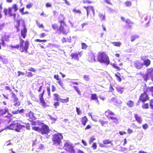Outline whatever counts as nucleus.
I'll return each mask as SVG.
<instances>
[{
    "label": "nucleus",
    "mask_w": 153,
    "mask_h": 153,
    "mask_svg": "<svg viewBox=\"0 0 153 153\" xmlns=\"http://www.w3.org/2000/svg\"><path fill=\"white\" fill-rule=\"evenodd\" d=\"M26 117L27 118V119L30 121H33L35 118L33 115V113L30 111L28 113L26 114Z\"/></svg>",
    "instance_id": "6ab92c4d"
},
{
    "label": "nucleus",
    "mask_w": 153,
    "mask_h": 153,
    "mask_svg": "<svg viewBox=\"0 0 153 153\" xmlns=\"http://www.w3.org/2000/svg\"><path fill=\"white\" fill-rule=\"evenodd\" d=\"M25 127V126L20 124L18 121H14L11 124L7 126L8 129L14 130L16 131L19 132L22 128Z\"/></svg>",
    "instance_id": "39448f33"
},
{
    "label": "nucleus",
    "mask_w": 153,
    "mask_h": 153,
    "mask_svg": "<svg viewBox=\"0 0 153 153\" xmlns=\"http://www.w3.org/2000/svg\"><path fill=\"white\" fill-rule=\"evenodd\" d=\"M97 60L100 63L108 65L110 63L109 57L105 52H99L97 55Z\"/></svg>",
    "instance_id": "7ed1b4c3"
},
{
    "label": "nucleus",
    "mask_w": 153,
    "mask_h": 153,
    "mask_svg": "<svg viewBox=\"0 0 153 153\" xmlns=\"http://www.w3.org/2000/svg\"><path fill=\"white\" fill-rule=\"evenodd\" d=\"M126 105H127L129 107L131 108L134 105V102L133 101L129 100L126 103Z\"/></svg>",
    "instance_id": "7c9ffc66"
},
{
    "label": "nucleus",
    "mask_w": 153,
    "mask_h": 153,
    "mask_svg": "<svg viewBox=\"0 0 153 153\" xmlns=\"http://www.w3.org/2000/svg\"><path fill=\"white\" fill-rule=\"evenodd\" d=\"M114 76L117 78V79L119 82H120L121 81V78L117 74H114Z\"/></svg>",
    "instance_id": "3c124183"
},
{
    "label": "nucleus",
    "mask_w": 153,
    "mask_h": 153,
    "mask_svg": "<svg viewBox=\"0 0 153 153\" xmlns=\"http://www.w3.org/2000/svg\"><path fill=\"white\" fill-rule=\"evenodd\" d=\"M12 97L13 98V102L15 106H18L20 105V102L19 100L16 95L13 93H12Z\"/></svg>",
    "instance_id": "f8f14e48"
},
{
    "label": "nucleus",
    "mask_w": 153,
    "mask_h": 153,
    "mask_svg": "<svg viewBox=\"0 0 153 153\" xmlns=\"http://www.w3.org/2000/svg\"><path fill=\"white\" fill-rule=\"evenodd\" d=\"M83 7L86 9V13L88 16L89 14L90 15H94L95 13L94 12V9L92 6H88L87 7L84 6Z\"/></svg>",
    "instance_id": "ddd939ff"
},
{
    "label": "nucleus",
    "mask_w": 153,
    "mask_h": 153,
    "mask_svg": "<svg viewBox=\"0 0 153 153\" xmlns=\"http://www.w3.org/2000/svg\"><path fill=\"white\" fill-rule=\"evenodd\" d=\"M112 67H113L114 69H116V70H117L118 71H119L121 69H120V68L117 66V65L115 63L112 64Z\"/></svg>",
    "instance_id": "ea45409f"
},
{
    "label": "nucleus",
    "mask_w": 153,
    "mask_h": 153,
    "mask_svg": "<svg viewBox=\"0 0 153 153\" xmlns=\"http://www.w3.org/2000/svg\"><path fill=\"white\" fill-rule=\"evenodd\" d=\"M143 92L146 93L149 91L153 92V86L151 87H146L143 88Z\"/></svg>",
    "instance_id": "a878e982"
},
{
    "label": "nucleus",
    "mask_w": 153,
    "mask_h": 153,
    "mask_svg": "<svg viewBox=\"0 0 153 153\" xmlns=\"http://www.w3.org/2000/svg\"><path fill=\"white\" fill-rule=\"evenodd\" d=\"M11 8H12V9H14V12H16L18 10V7L16 4H13V6H12V7Z\"/></svg>",
    "instance_id": "49530a36"
},
{
    "label": "nucleus",
    "mask_w": 153,
    "mask_h": 153,
    "mask_svg": "<svg viewBox=\"0 0 153 153\" xmlns=\"http://www.w3.org/2000/svg\"><path fill=\"white\" fill-rule=\"evenodd\" d=\"M125 22L128 28L130 29L132 28V25L133 24V22H131L129 19H127L125 21Z\"/></svg>",
    "instance_id": "393cba45"
},
{
    "label": "nucleus",
    "mask_w": 153,
    "mask_h": 153,
    "mask_svg": "<svg viewBox=\"0 0 153 153\" xmlns=\"http://www.w3.org/2000/svg\"><path fill=\"white\" fill-rule=\"evenodd\" d=\"M83 78H84V80L87 81L89 80V77L88 76L85 75L83 76Z\"/></svg>",
    "instance_id": "e2e57ef3"
},
{
    "label": "nucleus",
    "mask_w": 153,
    "mask_h": 153,
    "mask_svg": "<svg viewBox=\"0 0 153 153\" xmlns=\"http://www.w3.org/2000/svg\"><path fill=\"white\" fill-rule=\"evenodd\" d=\"M102 142L103 144L105 145H107L108 144H110L111 146H112V140L110 139H106L103 140Z\"/></svg>",
    "instance_id": "bb28decb"
},
{
    "label": "nucleus",
    "mask_w": 153,
    "mask_h": 153,
    "mask_svg": "<svg viewBox=\"0 0 153 153\" xmlns=\"http://www.w3.org/2000/svg\"><path fill=\"white\" fill-rule=\"evenodd\" d=\"M139 38V36L137 35H133L130 37V41L131 42H133L136 39Z\"/></svg>",
    "instance_id": "72a5a7b5"
},
{
    "label": "nucleus",
    "mask_w": 153,
    "mask_h": 153,
    "mask_svg": "<svg viewBox=\"0 0 153 153\" xmlns=\"http://www.w3.org/2000/svg\"><path fill=\"white\" fill-rule=\"evenodd\" d=\"M45 34L44 33H42L39 34V38H43L45 37Z\"/></svg>",
    "instance_id": "0e129e2a"
},
{
    "label": "nucleus",
    "mask_w": 153,
    "mask_h": 153,
    "mask_svg": "<svg viewBox=\"0 0 153 153\" xmlns=\"http://www.w3.org/2000/svg\"><path fill=\"white\" fill-rule=\"evenodd\" d=\"M143 65H144L139 61H137L135 62V63H134V66H135V68L139 70L141 69Z\"/></svg>",
    "instance_id": "4be33fe9"
},
{
    "label": "nucleus",
    "mask_w": 153,
    "mask_h": 153,
    "mask_svg": "<svg viewBox=\"0 0 153 153\" xmlns=\"http://www.w3.org/2000/svg\"><path fill=\"white\" fill-rule=\"evenodd\" d=\"M115 114L109 109H108L105 111V115L106 117H111L115 116Z\"/></svg>",
    "instance_id": "aec40b11"
},
{
    "label": "nucleus",
    "mask_w": 153,
    "mask_h": 153,
    "mask_svg": "<svg viewBox=\"0 0 153 153\" xmlns=\"http://www.w3.org/2000/svg\"><path fill=\"white\" fill-rule=\"evenodd\" d=\"M54 78L57 80H61V79L59 78V76L58 75H54Z\"/></svg>",
    "instance_id": "774afa93"
},
{
    "label": "nucleus",
    "mask_w": 153,
    "mask_h": 153,
    "mask_svg": "<svg viewBox=\"0 0 153 153\" xmlns=\"http://www.w3.org/2000/svg\"><path fill=\"white\" fill-rule=\"evenodd\" d=\"M53 96H54V100L55 101H58L59 99H62L59 98V96L57 94H54Z\"/></svg>",
    "instance_id": "473e14b6"
},
{
    "label": "nucleus",
    "mask_w": 153,
    "mask_h": 153,
    "mask_svg": "<svg viewBox=\"0 0 153 153\" xmlns=\"http://www.w3.org/2000/svg\"><path fill=\"white\" fill-rule=\"evenodd\" d=\"M79 56H81V52L72 53L71 54V56L72 59H74L76 60H79Z\"/></svg>",
    "instance_id": "412c9836"
},
{
    "label": "nucleus",
    "mask_w": 153,
    "mask_h": 153,
    "mask_svg": "<svg viewBox=\"0 0 153 153\" xmlns=\"http://www.w3.org/2000/svg\"><path fill=\"white\" fill-rule=\"evenodd\" d=\"M83 3L85 4H89L92 3V1L89 0H83Z\"/></svg>",
    "instance_id": "603ef678"
},
{
    "label": "nucleus",
    "mask_w": 153,
    "mask_h": 153,
    "mask_svg": "<svg viewBox=\"0 0 153 153\" xmlns=\"http://www.w3.org/2000/svg\"><path fill=\"white\" fill-rule=\"evenodd\" d=\"M117 91L118 93L122 94L123 92V88H121L120 86H118L116 88Z\"/></svg>",
    "instance_id": "c9c22d12"
},
{
    "label": "nucleus",
    "mask_w": 153,
    "mask_h": 153,
    "mask_svg": "<svg viewBox=\"0 0 153 153\" xmlns=\"http://www.w3.org/2000/svg\"><path fill=\"white\" fill-rule=\"evenodd\" d=\"M65 17L63 15L60 14L58 17V20H59L58 22L60 24V25H59L57 23H54L51 25L53 29L58 33L59 34L62 33L66 35L67 33V32L64 28L65 27L67 26V25L65 22Z\"/></svg>",
    "instance_id": "f257e3e1"
},
{
    "label": "nucleus",
    "mask_w": 153,
    "mask_h": 153,
    "mask_svg": "<svg viewBox=\"0 0 153 153\" xmlns=\"http://www.w3.org/2000/svg\"><path fill=\"white\" fill-rule=\"evenodd\" d=\"M134 118H135V120L137 123L140 124H141L143 122V119H142L141 116L137 114H134Z\"/></svg>",
    "instance_id": "f3484780"
},
{
    "label": "nucleus",
    "mask_w": 153,
    "mask_h": 153,
    "mask_svg": "<svg viewBox=\"0 0 153 153\" xmlns=\"http://www.w3.org/2000/svg\"><path fill=\"white\" fill-rule=\"evenodd\" d=\"M87 59V61L90 63H93L96 61L95 56L92 53L88 54Z\"/></svg>",
    "instance_id": "dca6fc26"
},
{
    "label": "nucleus",
    "mask_w": 153,
    "mask_h": 153,
    "mask_svg": "<svg viewBox=\"0 0 153 153\" xmlns=\"http://www.w3.org/2000/svg\"><path fill=\"white\" fill-rule=\"evenodd\" d=\"M99 16L100 18L102 20H104L105 19V15L101 13H100L99 14Z\"/></svg>",
    "instance_id": "5fc2aeb1"
},
{
    "label": "nucleus",
    "mask_w": 153,
    "mask_h": 153,
    "mask_svg": "<svg viewBox=\"0 0 153 153\" xmlns=\"http://www.w3.org/2000/svg\"><path fill=\"white\" fill-rule=\"evenodd\" d=\"M40 128H39V127L35 126L33 127H32V129L33 130L37 132L39 131Z\"/></svg>",
    "instance_id": "4d7b16f0"
},
{
    "label": "nucleus",
    "mask_w": 153,
    "mask_h": 153,
    "mask_svg": "<svg viewBox=\"0 0 153 153\" xmlns=\"http://www.w3.org/2000/svg\"><path fill=\"white\" fill-rule=\"evenodd\" d=\"M109 119L111 120L112 121V122L114 123L115 124L118 123V119L116 117H107Z\"/></svg>",
    "instance_id": "cd10ccee"
},
{
    "label": "nucleus",
    "mask_w": 153,
    "mask_h": 153,
    "mask_svg": "<svg viewBox=\"0 0 153 153\" xmlns=\"http://www.w3.org/2000/svg\"><path fill=\"white\" fill-rule=\"evenodd\" d=\"M36 25L39 28L43 29L44 28V26L42 24H40L39 22L37 21H36Z\"/></svg>",
    "instance_id": "79ce46f5"
},
{
    "label": "nucleus",
    "mask_w": 153,
    "mask_h": 153,
    "mask_svg": "<svg viewBox=\"0 0 153 153\" xmlns=\"http://www.w3.org/2000/svg\"><path fill=\"white\" fill-rule=\"evenodd\" d=\"M146 56H143L141 57V60L143 61V63H142V64L144 65L146 67H147L150 65L151 61H150V60L146 59Z\"/></svg>",
    "instance_id": "4468645a"
},
{
    "label": "nucleus",
    "mask_w": 153,
    "mask_h": 153,
    "mask_svg": "<svg viewBox=\"0 0 153 153\" xmlns=\"http://www.w3.org/2000/svg\"><path fill=\"white\" fill-rule=\"evenodd\" d=\"M24 9L25 8H24V7H23L22 8L19 9V12H20V13H22V15L29 14V12L27 11L25 12L24 11Z\"/></svg>",
    "instance_id": "2f4dec72"
},
{
    "label": "nucleus",
    "mask_w": 153,
    "mask_h": 153,
    "mask_svg": "<svg viewBox=\"0 0 153 153\" xmlns=\"http://www.w3.org/2000/svg\"><path fill=\"white\" fill-rule=\"evenodd\" d=\"M27 76L28 77H31L33 76V74L31 72H27Z\"/></svg>",
    "instance_id": "69168bd1"
},
{
    "label": "nucleus",
    "mask_w": 153,
    "mask_h": 153,
    "mask_svg": "<svg viewBox=\"0 0 153 153\" xmlns=\"http://www.w3.org/2000/svg\"><path fill=\"white\" fill-rule=\"evenodd\" d=\"M91 100H95L97 101V102L98 103V99H97V96L96 94H91L90 97Z\"/></svg>",
    "instance_id": "c85d7f7f"
},
{
    "label": "nucleus",
    "mask_w": 153,
    "mask_h": 153,
    "mask_svg": "<svg viewBox=\"0 0 153 153\" xmlns=\"http://www.w3.org/2000/svg\"><path fill=\"white\" fill-rule=\"evenodd\" d=\"M149 97L147 93L143 92L140 94L139 96V100L144 103L146 101L149 100Z\"/></svg>",
    "instance_id": "1a4fd4ad"
},
{
    "label": "nucleus",
    "mask_w": 153,
    "mask_h": 153,
    "mask_svg": "<svg viewBox=\"0 0 153 153\" xmlns=\"http://www.w3.org/2000/svg\"><path fill=\"white\" fill-rule=\"evenodd\" d=\"M19 44L16 45H11L10 47L12 48L17 49L21 53H28V50L29 46V42L28 40L24 41L21 37H19Z\"/></svg>",
    "instance_id": "f03ea898"
},
{
    "label": "nucleus",
    "mask_w": 153,
    "mask_h": 153,
    "mask_svg": "<svg viewBox=\"0 0 153 153\" xmlns=\"http://www.w3.org/2000/svg\"><path fill=\"white\" fill-rule=\"evenodd\" d=\"M72 11H73V12L75 14L77 13L80 14L81 13V11L79 10H77L75 8L73 9V10H72Z\"/></svg>",
    "instance_id": "c03bdc74"
},
{
    "label": "nucleus",
    "mask_w": 153,
    "mask_h": 153,
    "mask_svg": "<svg viewBox=\"0 0 153 153\" xmlns=\"http://www.w3.org/2000/svg\"><path fill=\"white\" fill-rule=\"evenodd\" d=\"M5 117L8 118V120H7V122L8 123H9L11 120L10 118L11 117V115L10 114H9L7 116H5Z\"/></svg>",
    "instance_id": "6e6d98bb"
},
{
    "label": "nucleus",
    "mask_w": 153,
    "mask_h": 153,
    "mask_svg": "<svg viewBox=\"0 0 153 153\" xmlns=\"http://www.w3.org/2000/svg\"><path fill=\"white\" fill-rule=\"evenodd\" d=\"M10 36L9 35H5L1 38V43L0 42V49H1V44H2L3 46H4L5 45V42H8L9 41V39H10Z\"/></svg>",
    "instance_id": "2eb2a0df"
},
{
    "label": "nucleus",
    "mask_w": 153,
    "mask_h": 153,
    "mask_svg": "<svg viewBox=\"0 0 153 153\" xmlns=\"http://www.w3.org/2000/svg\"><path fill=\"white\" fill-rule=\"evenodd\" d=\"M142 108L144 109H147L149 108V105L148 103H144L142 106Z\"/></svg>",
    "instance_id": "09e8293b"
},
{
    "label": "nucleus",
    "mask_w": 153,
    "mask_h": 153,
    "mask_svg": "<svg viewBox=\"0 0 153 153\" xmlns=\"http://www.w3.org/2000/svg\"><path fill=\"white\" fill-rule=\"evenodd\" d=\"M142 128L143 129L146 130L148 128V124L146 123L145 124L142 125Z\"/></svg>",
    "instance_id": "680f3d73"
},
{
    "label": "nucleus",
    "mask_w": 153,
    "mask_h": 153,
    "mask_svg": "<svg viewBox=\"0 0 153 153\" xmlns=\"http://www.w3.org/2000/svg\"><path fill=\"white\" fill-rule=\"evenodd\" d=\"M58 81L56 82V83H58V84L62 88H64V84L63 83V81L62 80H57Z\"/></svg>",
    "instance_id": "4c0bfd02"
},
{
    "label": "nucleus",
    "mask_w": 153,
    "mask_h": 153,
    "mask_svg": "<svg viewBox=\"0 0 153 153\" xmlns=\"http://www.w3.org/2000/svg\"><path fill=\"white\" fill-rule=\"evenodd\" d=\"M104 1L108 4H109L111 5H112V3L111 2V0H104Z\"/></svg>",
    "instance_id": "13d9d810"
},
{
    "label": "nucleus",
    "mask_w": 153,
    "mask_h": 153,
    "mask_svg": "<svg viewBox=\"0 0 153 153\" xmlns=\"http://www.w3.org/2000/svg\"><path fill=\"white\" fill-rule=\"evenodd\" d=\"M73 88H74L75 90L76 91V92L78 93V94L79 95H81V92L80 91V90H79V89L78 88V87L76 86H73Z\"/></svg>",
    "instance_id": "37998d69"
},
{
    "label": "nucleus",
    "mask_w": 153,
    "mask_h": 153,
    "mask_svg": "<svg viewBox=\"0 0 153 153\" xmlns=\"http://www.w3.org/2000/svg\"><path fill=\"white\" fill-rule=\"evenodd\" d=\"M63 136L62 134L57 133L52 135V141L54 146H60L62 144Z\"/></svg>",
    "instance_id": "20e7f679"
},
{
    "label": "nucleus",
    "mask_w": 153,
    "mask_h": 153,
    "mask_svg": "<svg viewBox=\"0 0 153 153\" xmlns=\"http://www.w3.org/2000/svg\"><path fill=\"white\" fill-rule=\"evenodd\" d=\"M4 15L5 16H6L7 14L8 13L10 16H13L14 19H15L16 14V13H13L12 8L11 7H9L8 9H4Z\"/></svg>",
    "instance_id": "9d476101"
},
{
    "label": "nucleus",
    "mask_w": 153,
    "mask_h": 153,
    "mask_svg": "<svg viewBox=\"0 0 153 153\" xmlns=\"http://www.w3.org/2000/svg\"><path fill=\"white\" fill-rule=\"evenodd\" d=\"M142 75L144 81L146 82L149 79V77H150L152 81L153 82V68H150L147 69L146 73L145 74L142 75L141 74H139Z\"/></svg>",
    "instance_id": "423d86ee"
},
{
    "label": "nucleus",
    "mask_w": 153,
    "mask_h": 153,
    "mask_svg": "<svg viewBox=\"0 0 153 153\" xmlns=\"http://www.w3.org/2000/svg\"><path fill=\"white\" fill-rule=\"evenodd\" d=\"M50 132V129L48 125L43 124L38 132L42 135L48 134Z\"/></svg>",
    "instance_id": "6e6552de"
},
{
    "label": "nucleus",
    "mask_w": 153,
    "mask_h": 153,
    "mask_svg": "<svg viewBox=\"0 0 153 153\" xmlns=\"http://www.w3.org/2000/svg\"><path fill=\"white\" fill-rule=\"evenodd\" d=\"M40 101L42 106L44 108H45L48 106V105H47V104L45 102L44 100H40Z\"/></svg>",
    "instance_id": "58836bf2"
},
{
    "label": "nucleus",
    "mask_w": 153,
    "mask_h": 153,
    "mask_svg": "<svg viewBox=\"0 0 153 153\" xmlns=\"http://www.w3.org/2000/svg\"><path fill=\"white\" fill-rule=\"evenodd\" d=\"M8 112V110L6 109L0 108V116H2Z\"/></svg>",
    "instance_id": "c756f323"
},
{
    "label": "nucleus",
    "mask_w": 153,
    "mask_h": 153,
    "mask_svg": "<svg viewBox=\"0 0 153 153\" xmlns=\"http://www.w3.org/2000/svg\"><path fill=\"white\" fill-rule=\"evenodd\" d=\"M33 6V4L32 3H30L26 5V7L27 9H30Z\"/></svg>",
    "instance_id": "8fccbe9b"
},
{
    "label": "nucleus",
    "mask_w": 153,
    "mask_h": 153,
    "mask_svg": "<svg viewBox=\"0 0 153 153\" xmlns=\"http://www.w3.org/2000/svg\"><path fill=\"white\" fill-rule=\"evenodd\" d=\"M63 148L67 152L74 151L73 146L69 140H66L64 145H63Z\"/></svg>",
    "instance_id": "0eeeda50"
},
{
    "label": "nucleus",
    "mask_w": 153,
    "mask_h": 153,
    "mask_svg": "<svg viewBox=\"0 0 153 153\" xmlns=\"http://www.w3.org/2000/svg\"><path fill=\"white\" fill-rule=\"evenodd\" d=\"M112 44L113 45L117 47H119L121 45V43L119 42H113Z\"/></svg>",
    "instance_id": "a19ab883"
},
{
    "label": "nucleus",
    "mask_w": 153,
    "mask_h": 153,
    "mask_svg": "<svg viewBox=\"0 0 153 153\" xmlns=\"http://www.w3.org/2000/svg\"><path fill=\"white\" fill-rule=\"evenodd\" d=\"M80 121L81 124L83 126H85L88 121V119L86 116H84L81 118Z\"/></svg>",
    "instance_id": "b1692460"
},
{
    "label": "nucleus",
    "mask_w": 153,
    "mask_h": 153,
    "mask_svg": "<svg viewBox=\"0 0 153 153\" xmlns=\"http://www.w3.org/2000/svg\"><path fill=\"white\" fill-rule=\"evenodd\" d=\"M81 46H82V49H85L87 48V45L84 43H81Z\"/></svg>",
    "instance_id": "052dcab7"
},
{
    "label": "nucleus",
    "mask_w": 153,
    "mask_h": 153,
    "mask_svg": "<svg viewBox=\"0 0 153 153\" xmlns=\"http://www.w3.org/2000/svg\"><path fill=\"white\" fill-rule=\"evenodd\" d=\"M44 148V145L43 144H41L39 145V146L36 149V152H40L41 150L43 149Z\"/></svg>",
    "instance_id": "e433bc0d"
},
{
    "label": "nucleus",
    "mask_w": 153,
    "mask_h": 153,
    "mask_svg": "<svg viewBox=\"0 0 153 153\" xmlns=\"http://www.w3.org/2000/svg\"><path fill=\"white\" fill-rule=\"evenodd\" d=\"M132 3L130 1H126L125 2V5L127 7H130L131 6Z\"/></svg>",
    "instance_id": "de8ad7c7"
},
{
    "label": "nucleus",
    "mask_w": 153,
    "mask_h": 153,
    "mask_svg": "<svg viewBox=\"0 0 153 153\" xmlns=\"http://www.w3.org/2000/svg\"><path fill=\"white\" fill-rule=\"evenodd\" d=\"M69 100V99L67 97L65 99H59V101L62 103H65L68 102Z\"/></svg>",
    "instance_id": "f704fd0d"
},
{
    "label": "nucleus",
    "mask_w": 153,
    "mask_h": 153,
    "mask_svg": "<svg viewBox=\"0 0 153 153\" xmlns=\"http://www.w3.org/2000/svg\"><path fill=\"white\" fill-rule=\"evenodd\" d=\"M20 20H15V24H14V27L16 29V31H19Z\"/></svg>",
    "instance_id": "5701e85b"
},
{
    "label": "nucleus",
    "mask_w": 153,
    "mask_h": 153,
    "mask_svg": "<svg viewBox=\"0 0 153 153\" xmlns=\"http://www.w3.org/2000/svg\"><path fill=\"white\" fill-rule=\"evenodd\" d=\"M44 94V90H43L42 93L39 95V98L40 100H44L43 99V95Z\"/></svg>",
    "instance_id": "a18cd8bd"
},
{
    "label": "nucleus",
    "mask_w": 153,
    "mask_h": 153,
    "mask_svg": "<svg viewBox=\"0 0 153 153\" xmlns=\"http://www.w3.org/2000/svg\"><path fill=\"white\" fill-rule=\"evenodd\" d=\"M114 91V89L113 87H112V85L111 84H110V87H109V91L110 92H112Z\"/></svg>",
    "instance_id": "338daca9"
},
{
    "label": "nucleus",
    "mask_w": 153,
    "mask_h": 153,
    "mask_svg": "<svg viewBox=\"0 0 153 153\" xmlns=\"http://www.w3.org/2000/svg\"><path fill=\"white\" fill-rule=\"evenodd\" d=\"M150 102H149V104H150V106L152 109H153V99H152L150 100Z\"/></svg>",
    "instance_id": "bf43d9fd"
},
{
    "label": "nucleus",
    "mask_w": 153,
    "mask_h": 153,
    "mask_svg": "<svg viewBox=\"0 0 153 153\" xmlns=\"http://www.w3.org/2000/svg\"><path fill=\"white\" fill-rule=\"evenodd\" d=\"M99 122L102 126H105L108 123V120L103 117L99 120Z\"/></svg>",
    "instance_id": "a211bd4d"
},
{
    "label": "nucleus",
    "mask_w": 153,
    "mask_h": 153,
    "mask_svg": "<svg viewBox=\"0 0 153 153\" xmlns=\"http://www.w3.org/2000/svg\"><path fill=\"white\" fill-rule=\"evenodd\" d=\"M23 28L20 30V35L21 37L24 39H25L26 36V33H27V30L26 25L24 22L22 24Z\"/></svg>",
    "instance_id": "9b49d317"
},
{
    "label": "nucleus",
    "mask_w": 153,
    "mask_h": 153,
    "mask_svg": "<svg viewBox=\"0 0 153 153\" xmlns=\"http://www.w3.org/2000/svg\"><path fill=\"white\" fill-rule=\"evenodd\" d=\"M35 42H47V40L46 39H43V40H41L40 39H37L35 40Z\"/></svg>",
    "instance_id": "864d4df0"
}]
</instances>
